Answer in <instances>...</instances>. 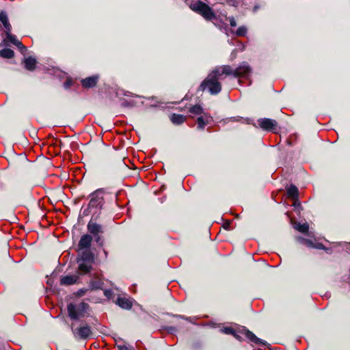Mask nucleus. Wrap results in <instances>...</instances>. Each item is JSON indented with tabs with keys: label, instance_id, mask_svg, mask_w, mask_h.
Here are the masks:
<instances>
[{
	"label": "nucleus",
	"instance_id": "obj_1",
	"mask_svg": "<svg viewBox=\"0 0 350 350\" xmlns=\"http://www.w3.org/2000/svg\"><path fill=\"white\" fill-rule=\"evenodd\" d=\"M76 262L78 264L79 275L89 274L93 269V265L95 262V255L90 250H83L79 252Z\"/></svg>",
	"mask_w": 350,
	"mask_h": 350
},
{
	"label": "nucleus",
	"instance_id": "obj_2",
	"mask_svg": "<svg viewBox=\"0 0 350 350\" xmlns=\"http://www.w3.org/2000/svg\"><path fill=\"white\" fill-rule=\"evenodd\" d=\"M67 310L68 316L72 320H79L80 318L90 315V306L83 301L77 306L73 303L68 304Z\"/></svg>",
	"mask_w": 350,
	"mask_h": 350
},
{
	"label": "nucleus",
	"instance_id": "obj_3",
	"mask_svg": "<svg viewBox=\"0 0 350 350\" xmlns=\"http://www.w3.org/2000/svg\"><path fill=\"white\" fill-rule=\"evenodd\" d=\"M206 89H208L211 95H217L221 90V84L217 79H213V77L207 76L199 85L198 92H204Z\"/></svg>",
	"mask_w": 350,
	"mask_h": 350
},
{
	"label": "nucleus",
	"instance_id": "obj_4",
	"mask_svg": "<svg viewBox=\"0 0 350 350\" xmlns=\"http://www.w3.org/2000/svg\"><path fill=\"white\" fill-rule=\"evenodd\" d=\"M198 5L193 12L201 15L205 20L211 21L216 19L217 16L213 10L202 1H196Z\"/></svg>",
	"mask_w": 350,
	"mask_h": 350
},
{
	"label": "nucleus",
	"instance_id": "obj_5",
	"mask_svg": "<svg viewBox=\"0 0 350 350\" xmlns=\"http://www.w3.org/2000/svg\"><path fill=\"white\" fill-rule=\"evenodd\" d=\"M70 327L74 337L77 339L87 340L93 334L91 327L87 323L78 327H75V324L72 323Z\"/></svg>",
	"mask_w": 350,
	"mask_h": 350
},
{
	"label": "nucleus",
	"instance_id": "obj_6",
	"mask_svg": "<svg viewBox=\"0 0 350 350\" xmlns=\"http://www.w3.org/2000/svg\"><path fill=\"white\" fill-rule=\"evenodd\" d=\"M104 189H98L90 193V200L88 203L89 208H103L104 205Z\"/></svg>",
	"mask_w": 350,
	"mask_h": 350
},
{
	"label": "nucleus",
	"instance_id": "obj_7",
	"mask_svg": "<svg viewBox=\"0 0 350 350\" xmlns=\"http://www.w3.org/2000/svg\"><path fill=\"white\" fill-rule=\"evenodd\" d=\"M258 127L266 131L274 132L278 126V122L275 120L262 118L257 120Z\"/></svg>",
	"mask_w": 350,
	"mask_h": 350
},
{
	"label": "nucleus",
	"instance_id": "obj_8",
	"mask_svg": "<svg viewBox=\"0 0 350 350\" xmlns=\"http://www.w3.org/2000/svg\"><path fill=\"white\" fill-rule=\"evenodd\" d=\"M57 144L58 141L51 137L50 135H49V139L47 140L45 139V146H48L46 153L50 156V157L59 154V149Z\"/></svg>",
	"mask_w": 350,
	"mask_h": 350
},
{
	"label": "nucleus",
	"instance_id": "obj_9",
	"mask_svg": "<svg viewBox=\"0 0 350 350\" xmlns=\"http://www.w3.org/2000/svg\"><path fill=\"white\" fill-rule=\"evenodd\" d=\"M239 332L245 336V337L252 342L258 345H266L267 342L258 338L252 332L247 329L245 327H242L239 329Z\"/></svg>",
	"mask_w": 350,
	"mask_h": 350
},
{
	"label": "nucleus",
	"instance_id": "obj_10",
	"mask_svg": "<svg viewBox=\"0 0 350 350\" xmlns=\"http://www.w3.org/2000/svg\"><path fill=\"white\" fill-rule=\"evenodd\" d=\"M81 275H79V273L77 271V274L76 275H67L62 276L59 280V284L61 286H66L79 284Z\"/></svg>",
	"mask_w": 350,
	"mask_h": 350
},
{
	"label": "nucleus",
	"instance_id": "obj_11",
	"mask_svg": "<svg viewBox=\"0 0 350 350\" xmlns=\"http://www.w3.org/2000/svg\"><path fill=\"white\" fill-rule=\"evenodd\" d=\"M252 72V68L246 62H243L241 64L235 69L234 77H247Z\"/></svg>",
	"mask_w": 350,
	"mask_h": 350
},
{
	"label": "nucleus",
	"instance_id": "obj_12",
	"mask_svg": "<svg viewBox=\"0 0 350 350\" xmlns=\"http://www.w3.org/2000/svg\"><path fill=\"white\" fill-rule=\"evenodd\" d=\"M100 79L99 75H94L90 77H85L81 80V84L85 89H90L95 88Z\"/></svg>",
	"mask_w": 350,
	"mask_h": 350
},
{
	"label": "nucleus",
	"instance_id": "obj_13",
	"mask_svg": "<svg viewBox=\"0 0 350 350\" xmlns=\"http://www.w3.org/2000/svg\"><path fill=\"white\" fill-rule=\"evenodd\" d=\"M92 240V237L89 234L82 235L78 243V251L89 250L91 247Z\"/></svg>",
	"mask_w": 350,
	"mask_h": 350
},
{
	"label": "nucleus",
	"instance_id": "obj_14",
	"mask_svg": "<svg viewBox=\"0 0 350 350\" xmlns=\"http://www.w3.org/2000/svg\"><path fill=\"white\" fill-rule=\"evenodd\" d=\"M87 229L90 235L92 234V236H97L104 232L103 226L96 222H94L92 219L88 222Z\"/></svg>",
	"mask_w": 350,
	"mask_h": 350
},
{
	"label": "nucleus",
	"instance_id": "obj_15",
	"mask_svg": "<svg viewBox=\"0 0 350 350\" xmlns=\"http://www.w3.org/2000/svg\"><path fill=\"white\" fill-rule=\"evenodd\" d=\"M114 303L124 310H129L133 307L132 301L125 297L118 296Z\"/></svg>",
	"mask_w": 350,
	"mask_h": 350
},
{
	"label": "nucleus",
	"instance_id": "obj_16",
	"mask_svg": "<svg viewBox=\"0 0 350 350\" xmlns=\"http://www.w3.org/2000/svg\"><path fill=\"white\" fill-rule=\"evenodd\" d=\"M6 39L13 44L16 45L22 53L26 51V47L17 40L15 36L10 34V32L6 33Z\"/></svg>",
	"mask_w": 350,
	"mask_h": 350
},
{
	"label": "nucleus",
	"instance_id": "obj_17",
	"mask_svg": "<svg viewBox=\"0 0 350 350\" xmlns=\"http://www.w3.org/2000/svg\"><path fill=\"white\" fill-rule=\"evenodd\" d=\"M287 195L289 198H291L293 200L297 201L299 198V190L298 188L295 185H290L289 187L286 188Z\"/></svg>",
	"mask_w": 350,
	"mask_h": 350
},
{
	"label": "nucleus",
	"instance_id": "obj_18",
	"mask_svg": "<svg viewBox=\"0 0 350 350\" xmlns=\"http://www.w3.org/2000/svg\"><path fill=\"white\" fill-rule=\"evenodd\" d=\"M170 120L174 124L180 125L186 120V117L182 114L172 113Z\"/></svg>",
	"mask_w": 350,
	"mask_h": 350
},
{
	"label": "nucleus",
	"instance_id": "obj_19",
	"mask_svg": "<svg viewBox=\"0 0 350 350\" xmlns=\"http://www.w3.org/2000/svg\"><path fill=\"white\" fill-rule=\"evenodd\" d=\"M189 112L194 114V115H202L203 114L204 117H207V113H204V109L200 105H192L189 109Z\"/></svg>",
	"mask_w": 350,
	"mask_h": 350
},
{
	"label": "nucleus",
	"instance_id": "obj_20",
	"mask_svg": "<svg viewBox=\"0 0 350 350\" xmlns=\"http://www.w3.org/2000/svg\"><path fill=\"white\" fill-rule=\"evenodd\" d=\"M25 67L28 70H33L36 67V61L32 57L26 58L24 61Z\"/></svg>",
	"mask_w": 350,
	"mask_h": 350
},
{
	"label": "nucleus",
	"instance_id": "obj_21",
	"mask_svg": "<svg viewBox=\"0 0 350 350\" xmlns=\"http://www.w3.org/2000/svg\"><path fill=\"white\" fill-rule=\"evenodd\" d=\"M0 21L3 23L8 32L10 31L11 25L9 23L7 14L3 12L0 13Z\"/></svg>",
	"mask_w": 350,
	"mask_h": 350
},
{
	"label": "nucleus",
	"instance_id": "obj_22",
	"mask_svg": "<svg viewBox=\"0 0 350 350\" xmlns=\"http://www.w3.org/2000/svg\"><path fill=\"white\" fill-rule=\"evenodd\" d=\"M110 159L111 161H116L119 167L126 166L124 162V159L121 157L118 156L116 152H113V153L111 154Z\"/></svg>",
	"mask_w": 350,
	"mask_h": 350
},
{
	"label": "nucleus",
	"instance_id": "obj_23",
	"mask_svg": "<svg viewBox=\"0 0 350 350\" xmlns=\"http://www.w3.org/2000/svg\"><path fill=\"white\" fill-rule=\"evenodd\" d=\"M103 282L100 280H92L90 282L89 286L91 290L101 289Z\"/></svg>",
	"mask_w": 350,
	"mask_h": 350
},
{
	"label": "nucleus",
	"instance_id": "obj_24",
	"mask_svg": "<svg viewBox=\"0 0 350 350\" xmlns=\"http://www.w3.org/2000/svg\"><path fill=\"white\" fill-rule=\"evenodd\" d=\"M14 53L10 49H3L0 51V56L3 58L10 59L14 57Z\"/></svg>",
	"mask_w": 350,
	"mask_h": 350
},
{
	"label": "nucleus",
	"instance_id": "obj_25",
	"mask_svg": "<svg viewBox=\"0 0 350 350\" xmlns=\"http://www.w3.org/2000/svg\"><path fill=\"white\" fill-rule=\"evenodd\" d=\"M295 229L303 234H308L309 230V226L307 223L297 224L295 226Z\"/></svg>",
	"mask_w": 350,
	"mask_h": 350
},
{
	"label": "nucleus",
	"instance_id": "obj_26",
	"mask_svg": "<svg viewBox=\"0 0 350 350\" xmlns=\"http://www.w3.org/2000/svg\"><path fill=\"white\" fill-rule=\"evenodd\" d=\"M198 129L203 130L206 124H208V121L204 120V117L200 116L197 118Z\"/></svg>",
	"mask_w": 350,
	"mask_h": 350
},
{
	"label": "nucleus",
	"instance_id": "obj_27",
	"mask_svg": "<svg viewBox=\"0 0 350 350\" xmlns=\"http://www.w3.org/2000/svg\"><path fill=\"white\" fill-rule=\"evenodd\" d=\"M235 69L233 70L230 66L225 65L221 67V73L226 75H232L234 77Z\"/></svg>",
	"mask_w": 350,
	"mask_h": 350
},
{
	"label": "nucleus",
	"instance_id": "obj_28",
	"mask_svg": "<svg viewBox=\"0 0 350 350\" xmlns=\"http://www.w3.org/2000/svg\"><path fill=\"white\" fill-rule=\"evenodd\" d=\"M224 75V73H221V67L217 68L214 69L211 73L208 74V76H212L213 77V79H217V81L219 80V77Z\"/></svg>",
	"mask_w": 350,
	"mask_h": 350
},
{
	"label": "nucleus",
	"instance_id": "obj_29",
	"mask_svg": "<svg viewBox=\"0 0 350 350\" xmlns=\"http://www.w3.org/2000/svg\"><path fill=\"white\" fill-rule=\"evenodd\" d=\"M74 84V81L71 77H67L64 83V88L66 90L69 89Z\"/></svg>",
	"mask_w": 350,
	"mask_h": 350
},
{
	"label": "nucleus",
	"instance_id": "obj_30",
	"mask_svg": "<svg viewBox=\"0 0 350 350\" xmlns=\"http://www.w3.org/2000/svg\"><path fill=\"white\" fill-rule=\"evenodd\" d=\"M247 33V29L244 26H241L239 27L237 31H236V35L237 36H244Z\"/></svg>",
	"mask_w": 350,
	"mask_h": 350
},
{
	"label": "nucleus",
	"instance_id": "obj_31",
	"mask_svg": "<svg viewBox=\"0 0 350 350\" xmlns=\"http://www.w3.org/2000/svg\"><path fill=\"white\" fill-rule=\"evenodd\" d=\"M51 157H45V167L48 170L53 169L55 167L51 160Z\"/></svg>",
	"mask_w": 350,
	"mask_h": 350
},
{
	"label": "nucleus",
	"instance_id": "obj_32",
	"mask_svg": "<svg viewBox=\"0 0 350 350\" xmlns=\"http://www.w3.org/2000/svg\"><path fill=\"white\" fill-rule=\"evenodd\" d=\"M87 291H88L87 288H80L76 293H75V295L77 297H80L83 296L87 293Z\"/></svg>",
	"mask_w": 350,
	"mask_h": 350
},
{
	"label": "nucleus",
	"instance_id": "obj_33",
	"mask_svg": "<svg viewBox=\"0 0 350 350\" xmlns=\"http://www.w3.org/2000/svg\"><path fill=\"white\" fill-rule=\"evenodd\" d=\"M116 347L118 350H135L134 347L132 346H126V345H117Z\"/></svg>",
	"mask_w": 350,
	"mask_h": 350
},
{
	"label": "nucleus",
	"instance_id": "obj_34",
	"mask_svg": "<svg viewBox=\"0 0 350 350\" xmlns=\"http://www.w3.org/2000/svg\"><path fill=\"white\" fill-rule=\"evenodd\" d=\"M233 329L234 328H232V327H224L221 329V331L222 333L230 335Z\"/></svg>",
	"mask_w": 350,
	"mask_h": 350
},
{
	"label": "nucleus",
	"instance_id": "obj_35",
	"mask_svg": "<svg viewBox=\"0 0 350 350\" xmlns=\"http://www.w3.org/2000/svg\"><path fill=\"white\" fill-rule=\"evenodd\" d=\"M94 238V241L99 246H103V241L100 237V234H98L97 236H93Z\"/></svg>",
	"mask_w": 350,
	"mask_h": 350
},
{
	"label": "nucleus",
	"instance_id": "obj_36",
	"mask_svg": "<svg viewBox=\"0 0 350 350\" xmlns=\"http://www.w3.org/2000/svg\"><path fill=\"white\" fill-rule=\"evenodd\" d=\"M90 208H89V204H88V207L83 211L82 213L79 215V217L88 216L90 214Z\"/></svg>",
	"mask_w": 350,
	"mask_h": 350
},
{
	"label": "nucleus",
	"instance_id": "obj_37",
	"mask_svg": "<svg viewBox=\"0 0 350 350\" xmlns=\"http://www.w3.org/2000/svg\"><path fill=\"white\" fill-rule=\"evenodd\" d=\"M230 25L231 27H236L237 26V22L233 16H230L228 18Z\"/></svg>",
	"mask_w": 350,
	"mask_h": 350
},
{
	"label": "nucleus",
	"instance_id": "obj_38",
	"mask_svg": "<svg viewBox=\"0 0 350 350\" xmlns=\"http://www.w3.org/2000/svg\"><path fill=\"white\" fill-rule=\"evenodd\" d=\"M304 245L310 248L314 247V243H313V241L308 239H307V241H306V243Z\"/></svg>",
	"mask_w": 350,
	"mask_h": 350
},
{
	"label": "nucleus",
	"instance_id": "obj_39",
	"mask_svg": "<svg viewBox=\"0 0 350 350\" xmlns=\"http://www.w3.org/2000/svg\"><path fill=\"white\" fill-rule=\"evenodd\" d=\"M165 329L167 330V332L168 333H170V334H172L175 332L177 331V329L176 327L174 326H169V327H166Z\"/></svg>",
	"mask_w": 350,
	"mask_h": 350
},
{
	"label": "nucleus",
	"instance_id": "obj_40",
	"mask_svg": "<svg viewBox=\"0 0 350 350\" xmlns=\"http://www.w3.org/2000/svg\"><path fill=\"white\" fill-rule=\"evenodd\" d=\"M226 3L229 5H232V6H237L238 5V1L237 0H226Z\"/></svg>",
	"mask_w": 350,
	"mask_h": 350
},
{
	"label": "nucleus",
	"instance_id": "obj_41",
	"mask_svg": "<svg viewBox=\"0 0 350 350\" xmlns=\"http://www.w3.org/2000/svg\"><path fill=\"white\" fill-rule=\"evenodd\" d=\"M307 239H306V238H304L301 237H297L296 238L297 241L303 245H304L306 243V241H307Z\"/></svg>",
	"mask_w": 350,
	"mask_h": 350
},
{
	"label": "nucleus",
	"instance_id": "obj_42",
	"mask_svg": "<svg viewBox=\"0 0 350 350\" xmlns=\"http://www.w3.org/2000/svg\"><path fill=\"white\" fill-rule=\"evenodd\" d=\"M223 228L225 230H230V221H227L226 222H225L223 224Z\"/></svg>",
	"mask_w": 350,
	"mask_h": 350
},
{
	"label": "nucleus",
	"instance_id": "obj_43",
	"mask_svg": "<svg viewBox=\"0 0 350 350\" xmlns=\"http://www.w3.org/2000/svg\"><path fill=\"white\" fill-rule=\"evenodd\" d=\"M314 248L320 249V250H324L325 249V246H324V245L323 243H314Z\"/></svg>",
	"mask_w": 350,
	"mask_h": 350
},
{
	"label": "nucleus",
	"instance_id": "obj_44",
	"mask_svg": "<svg viewBox=\"0 0 350 350\" xmlns=\"http://www.w3.org/2000/svg\"><path fill=\"white\" fill-rule=\"evenodd\" d=\"M104 295L105 297H107V298H110V297L112 295V291L111 290H109V289H106L104 291Z\"/></svg>",
	"mask_w": 350,
	"mask_h": 350
},
{
	"label": "nucleus",
	"instance_id": "obj_45",
	"mask_svg": "<svg viewBox=\"0 0 350 350\" xmlns=\"http://www.w3.org/2000/svg\"><path fill=\"white\" fill-rule=\"evenodd\" d=\"M239 334L240 333L238 331L234 337L239 341H242V337Z\"/></svg>",
	"mask_w": 350,
	"mask_h": 350
},
{
	"label": "nucleus",
	"instance_id": "obj_46",
	"mask_svg": "<svg viewBox=\"0 0 350 350\" xmlns=\"http://www.w3.org/2000/svg\"><path fill=\"white\" fill-rule=\"evenodd\" d=\"M294 206H295V207H297V206H298V207H301V204H300V202H297V201H296V202H295V203H294Z\"/></svg>",
	"mask_w": 350,
	"mask_h": 350
},
{
	"label": "nucleus",
	"instance_id": "obj_47",
	"mask_svg": "<svg viewBox=\"0 0 350 350\" xmlns=\"http://www.w3.org/2000/svg\"><path fill=\"white\" fill-rule=\"evenodd\" d=\"M237 332L238 331H237L236 329H234L232 332L230 334V335L234 336Z\"/></svg>",
	"mask_w": 350,
	"mask_h": 350
},
{
	"label": "nucleus",
	"instance_id": "obj_48",
	"mask_svg": "<svg viewBox=\"0 0 350 350\" xmlns=\"http://www.w3.org/2000/svg\"><path fill=\"white\" fill-rule=\"evenodd\" d=\"M173 316L175 317L183 319V317L182 315L176 314V315H173Z\"/></svg>",
	"mask_w": 350,
	"mask_h": 350
},
{
	"label": "nucleus",
	"instance_id": "obj_49",
	"mask_svg": "<svg viewBox=\"0 0 350 350\" xmlns=\"http://www.w3.org/2000/svg\"><path fill=\"white\" fill-rule=\"evenodd\" d=\"M232 118H233V120H234V121H238V120H239V118H235V117H233Z\"/></svg>",
	"mask_w": 350,
	"mask_h": 350
}]
</instances>
